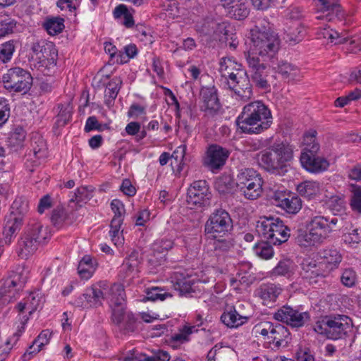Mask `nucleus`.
<instances>
[{"instance_id":"1","label":"nucleus","mask_w":361,"mask_h":361,"mask_svg":"<svg viewBox=\"0 0 361 361\" xmlns=\"http://www.w3.org/2000/svg\"><path fill=\"white\" fill-rule=\"evenodd\" d=\"M273 123L271 111L260 100L246 104L236 119L238 128L244 133L260 134L269 129Z\"/></svg>"},{"instance_id":"2","label":"nucleus","mask_w":361,"mask_h":361,"mask_svg":"<svg viewBox=\"0 0 361 361\" xmlns=\"http://www.w3.org/2000/svg\"><path fill=\"white\" fill-rule=\"evenodd\" d=\"M251 44L245 56H261L263 61L271 59L279 49L280 40L270 24L262 20L250 31Z\"/></svg>"},{"instance_id":"3","label":"nucleus","mask_w":361,"mask_h":361,"mask_svg":"<svg viewBox=\"0 0 361 361\" xmlns=\"http://www.w3.org/2000/svg\"><path fill=\"white\" fill-rule=\"evenodd\" d=\"M293 157L292 147L288 143L276 142L257 154L259 166L269 173L281 174Z\"/></svg>"},{"instance_id":"4","label":"nucleus","mask_w":361,"mask_h":361,"mask_svg":"<svg viewBox=\"0 0 361 361\" xmlns=\"http://www.w3.org/2000/svg\"><path fill=\"white\" fill-rule=\"evenodd\" d=\"M337 223L336 217L329 219L324 216H312L306 224L305 231L298 234L297 241L302 247H317L329 238Z\"/></svg>"},{"instance_id":"5","label":"nucleus","mask_w":361,"mask_h":361,"mask_svg":"<svg viewBox=\"0 0 361 361\" xmlns=\"http://www.w3.org/2000/svg\"><path fill=\"white\" fill-rule=\"evenodd\" d=\"M256 232L264 240L274 245L286 242L290 229L279 218L262 216L257 222Z\"/></svg>"},{"instance_id":"6","label":"nucleus","mask_w":361,"mask_h":361,"mask_svg":"<svg viewBox=\"0 0 361 361\" xmlns=\"http://www.w3.org/2000/svg\"><path fill=\"white\" fill-rule=\"evenodd\" d=\"M352 320L345 315L329 317L316 322L314 330L332 340L344 338L352 329Z\"/></svg>"},{"instance_id":"7","label":"nucleus","mask_w":361,"mask_h":361,"mask_svg":"<svg viewBox=\"0 0 361 361\" xmlns=\"http://www.w3.org/2000/svg\"><path fill=\"white\" fill-rule=\"evenodd\" d=\"M255 336H262L273 348L286 347L290 340V332L288 329L280 324H273L263 321L257 324L252 329Z\"/></svg>"},{"instance_id":"8","label":"nucleus","mask_w":361,"mask_h":361,"mask_svg":"<svg viewBox=\"0 0 361 361\" xmlns=\"http://www.w3.org/2000/svg\"><path fill=\"white\" fill-rule=\"evenodd\" d=\"M264 180L259 173L250 168L241 169L236 178V185L248 200H256L261 196Z\"/></svg>"},{"instance_id":"9","label":"nucleus","mask_w":361,"mask_h":361,"mask_svg":"<svg viewBox=\"0 0 361 361\" xmlns=\"http://www.w3.org/2000/svg\"><path fill=\"white\" fill-rule=\"evenodd\" d=\"M233 229V221L224 209H216L204 225V233L209 238L216 239L227 235Z\"/></svg>"},{"instance_id":"10","label":"nucleus","mask_w":361,"mask_h":361,"mask_svg":"<svg viewBox=\"0 0 361 361\" xmlns=\"http://www.w3.org/2000/svg\"><path fill=\"white\" fill-rule=\"evenodd\" d=\"M30 271L25 266H18L0 288L1 297H6L4 300L9 302L15 299L19 292L22 291L27 283Z\"/></svg>"},{"instance_id":"11","label":"nucleus","mask_w":361,"mask_h":361,"mask_svg":"<svg viewBox=\"0 0 361 361\" xmlns=\"http://www.w3.org/2000/svg\"><path fill=\"white\" fill-rule=\"evenodd\" d=\"M2 80L6 89L16 92L26 93L32 83L31 75L19 67L8 70L3 75Z\"/></svg>"},{"instance_id":"12","label":"nucleus","mask_w":361,"mask_h":361,"mask_svg":"<svg viewBox=\"0 0 361 361\" xmlns=\"http://www.w3.org/2000/svg\"><path fill=\"white\" fill-rule=\"evenodd\" d=\"M246 61L251 80L255 87L261 90H269L271 76L268 66L255 56H247Z\"/></svg>"},{"instance_id":"13","label":"nucleus","mask_w":361,"mask_h":361,"mask_svg":"<svg viewBox=\"0 0 361 361\" xmlns=\"http://www.w3.org/2000/svg\"><path fill=\"white\" fill-rule=\"evenodd\" d=\"M125 296L124 288L120 283L113 284L106 296L112 310V320L116 324H120L122 322L126 321Z\"/></svg>"},{"instance_id":"14","label":"nucleus","mask_w":361,"mask_h":361,"mask_svg":"<svg viewBox=\"0 0 361 361\" xmlns=\"http://www.w3.org/2000/svg\"><path fill=\"white\" fill-rule=\"evenodd\" d=\"M227 85L242 101L246 102L253 95L252 87L245 71L236 72L231 80H228Z\"/></svg>"},{"instance_id":"15","label":"nucleus","mask_w":361,"mask_h":361,"mask_svg":"<svg viewBox=\"0 0 361 361\" xmlns=\"http://www.w3.org/2000/svg\"><path fill=\"white\" fill-rule=\"evenodd\" d=\"M210 197L211 192L206 180L194 181L188 189L187 202L190 206L203 207L209 204Z\"/></svg>"},{"instance_id":"16","label":"nucleus","mask_w":361,"mask_h":361,"mask_svg":"<svg viewBox=\"0 0 361 361\" xmlns=\"http://www.w3.org/2000/svg\"><path fill=\"white\" fill-rule=\"evenodd\" d=\"M230 154L229 151L218 145H210L203 159V164L209 170L214 171L221 169Z\"/></svg>"},{"instance_id":"17","label":"nucleus","mask_w":361,"mask_h":361,"mask_svg":"<svg viewBox=\"0 0 361 361\" xmlns=\"http://www.w3.org/2000/svg\"><path fill=\"white\" fill-rule=\"evenodd\" d=\"M274 317L293 327H300L309 319L310 316L307 312H299L289 306H283L274 313Z\"/></svg>"},{"instance_id":"18","label":"nucleus","mask_w":361,"mask_h":361,"mask_svg":"<svg viewBox=\"0 0 361 361\" xmlns=\"http://www.w3.org/2000/svg\"><path fill=\"white\" fill-rule=\"evenodd\" d=\"M138 255L137 252H133L127 257L125 258L123 264L120 267L118 278L123 282L121 286H129L133 279L137 276L139 272Z\"/></svg>"},{"instance_id":"19","label":"nucleus","mask_w":361,"mask_h":361,"mask_svg":"<svg viewBox=\"0 0 361 361\" xmlns=\"http://www.w3.org/2000/svg\"><path fill=\"white\" fill-rule=\"evenodd\" d=\"M39 306L42 308L39 302V293H32L27 300L20 302L17 305L16 309L18 311V319L20 322V327L18 326L19 334L24 331L25 326L29 319L28 315L32 314Z\"/></svg>"},{"instance_id":"20","label":"nucleus","mask_w":361,"mask_h":361,"mask_svg":"<svg viewBox=\"0 0 361 361\" xmlns=\"http://www.w3.org/2000/svg\"><path fill=\"white\" fill-rule=\"evenodd\" d=\"M316 153L302 152L300 155V163L303 168L312 173H320L328 169L329 161L322 157H315Z\"/></svg>"},{"instance_id":"21","label":"nucleus","mask_w":361,"mask_h":361,"mask_svg":"<svg viewBox=\"0 0 361 361\" xmlns=\"http://www.w3.org/2000/svg\"><path fill=\"white\" fill-rule=\"evenodd\" d=\"M282 288L274 283H263L256 290L255 295L263 305L271 307L282 293Z\"/></svg>"},{"instance_id":"22","label":"nucleus","mask_w":361,"mask_h":361,"mask_svg":"<svg viewBox=\"0 0 361 361\" xmlns=\"http://www.w3.org/2000/svg\"><path fill=\"white\" fill-rule=\"evenodd\" d=\"M221 4L227 15L236 20L245 19L250 13L247 0H221Z\"/></svg>"},{"instance_id":"23","label":"nucleus","mask_w":361,"mask_h":361,"mask_svg":"<svg viewBox=\"0 0 361 361\" xmlns=\"http://www.w3.org/2000/svg\"><path fill=\"white\" fill-rule=\"evenodd\" d=\"M201 109L207 114H213L220 109L217 91L214 87H204L200 91Z\"/></svg>"},{"instance_id":"24","label":"nucleus","mask_w":361,"mask_h":361,"mask_svg":"<svg viewBox=\"0 0 361 361\" xmlns=\"http://www.w3.org/2000/svg\"><path fill=\"white\" fill-rule=\"evenodd\" d=\"M274 201L275 205L289 214H296L302 207L301 200L295 195L286 196L283 194L276 193L274 196Z\"/></svg>"},{"instance_id":"25","label":"nucleus","mask_w":361,"mask_h":361,"mask_svg":"<svg viewBox=\"0 0 361 361\" xmlns=\"http://www.w3.org/2000/svg\"><path fill=\"white\" fill-rule=\"evenodd\" d=\"M197 30L204 35H209L214 39L223 40L221 34L225 31V25L218 23L213 19H205L196 25Z\"/></svg>"},{"instance_id":"26","label":"nucleus","mask_w":361,"mask_h":361,"mask_svg":"<svg viewBox=\"0 0 361 361\" xmlns=\"http://www.w3.org/2000/svg\"><path fill=\"white\" fill-rule=\"evenodd\" d=\"M104 295L100 288L92 286L87 288L85 293L79 298L81 302H78V305L83 307H92L100 305L104 299Z\"/></svg>"},{"instance_id":"27","label":"nucleus","mask_w":361,"mask_h":361,"mask_svg":"<svg viewBox=\"0 0 361 361\" xmlns=\"http://www.w3.org/2000/svg\"><path fill=\"white\" fill-rule=\"evenodd\" d=\"M319 9L322 12H328L325 16H317L316 17L318 20L326 19L331 20L332 19L331 16H335L339 19L342 20L344 17L343 11L338 4V0H318Z\"/></svg>"},{"instance_id":"28","label":"nucleus","mask_w":361,"mask_h":361,"mask_svg":"<svg viewBox=\"0 0 361 361\" xmlns=\"http://www.w3.org/2000/svg\"><path fill=\"white\" fill-rule=\"evenodd\" d=\"M301 276L307 280L310 283L317 282V278L328 276L320 263L317 264L314 262H305L302 264Z\"/></svg>"},{"instance_id":"29","label":"nucleus","mask_w":361,"mask_h":361,"mask_svg":"<svg viewBox=\"0 0 361 361\" xmlns=\"http://www.w3.org/2000/svg\"><path fill=\"white\" fill-rule=\"evenodd\" d=\"M44 46V40L34 42L32 46L31 66L42 73L45 71Z\"/></svg>"},{"instance_id":"30","label":"nucleus","mask_w":361,"mask_h":361,"mask_svg":"<svg viewBox=\"0 0 361 361\" xmlns=\"http://www.w3.org/2000/svg\"><path fill=\"white\" fill-rule=\"evenodd\" d=\"M322 258L320 264L328 275L338 267L343 259L341 254L335 249L325 250Z\"/></svg>"},{"instance_id":"31","label":"nucleus","mask_w":361,"mask_h":361,"mask_svg":"<svg viewBox=\"0 0 361 361\" xmlns=\"http://www.w3.org/2000/svg\"><path fill=\"white\" fill-rule=\"evenodd\" d=\"M172 282L175 290H178L180 295L194 292L195 281L189 276L176 272L172 277Z\"/></svg>"},{"instance_id":"32","label":"nucleus","mask_w":361,"mask_h":361,"mask_svg":"<svg viewBox=\"0 0 361 361\" xmlns=\"http://www.w3.org/2000/svg\"><path fill=\"white\" fill-rule=\"evenodd\" d=\"M39 244L36 240H32L25 234L18 241V255L22 259H27L35 253Z\"/></svg>"},{"instance_id":"33","label":"nucleus","mask_w":361,"mask_h":361,"mask_svg":"<svg viewBox=\"0 0 361 361\" xmlns=\"http://www.w3.org/2000/svg\"><path fill=\"white\" fill-rule=\"evenodd\" d=\"M22 225L23 218L21 216H10L5 224L3 233L6 243L9 244L11 242Z\"/></svg>"},{"instance_id":"34","label":"nucleus","mask_w":361,"mask_h":361,"mask_svg":"<svg viewBox=\"0 0 361 361\" xmlns=\"http://www.w3.org/2000/svg\"><path fill=\"white\" fill-rule=\"evenodd\" d=\"M297 191L300 196L311 200L320 194L321 186L317 181L306 180L298 185Z\"/></svg>"},{"instance_id":"35","label":"nucleus","mask_w":361,"mask_h":361,"mask_svg":"<svg viewBox=\"0 0 361 361\" xmlns=\"http://www.w3.org/2000/svg\"><path fill=\"white\" fill-rule=\"evenodd\" d=\"M219 66V71L222 77L225 78L227 80H231L233 75L236 74V72L243 71L241 64L231 58L222 59Z\"/></svg>"},{"instance_id":"36","label":"nucleus","mask_w":361,"mask_h":361,"mask_svg":"<svg viewBox=\"0 0 361 361\" xmlns=\"http://www.w3.org/2000/svg\"><path fill=\"white\" fill-rule=\"evenodd\" d=\"M274 69L277 73L281 75L283 78L288 80H297L300 75V71L295 65L286 61H281L277 64Z\"/></svg>"},{"instance_id":"37","label":"nucleus","mask_w":361,"mask_h":361,"mask_svg":"<svg viewBox=\"0 0 361 361\" xmlns=\"http://www.w3.org/2000/svg\"><path fill=\"white\" fill-rule=\"evenodd\" d=\"M248 318L247 316L239 314L238 312L233 309L224 312L221 317V320L227 326L236 328L245 323Z\"/></svg>"},{"instance_id":"38","label":"nucleus","mask_w":361,"mask_h":361,"mask_svg":"<svg viewBox=\"0 0 361 361\" xmlns=\"http://www.w3.org/2000/svg\"><path fill=\"white\" fill-rule=\"evenodd\" d=\"M97 266L95 259L90 255H85L79 262L78 272L82 279H89L95 271Z\"/></svg>"},{"instance_id":"39","label":"nucleus","mask_w":361,"mask_h":361,"mask_svg":"<svg viewBox=\"0 0 361 361\" xmlns=\"http://www.w3.org/2000/svg\"><path fill=\"white\" fill-rule=\"evenodd\" d=\"M122 83V79L119 77H115L108 82L104 93L106 105L112 104L119 92Z\"/></svg>"},{"instance_id":"40","label":"nucleus","mask_w":361,"mask_h":361,"mask_svg":"<svg viewBox=\"0 0 361 361\" xmlns=\"http://www.w3.org/2000/svg\"><path fill=\"white\" fill-rule=\"evenodd\" d=\"M295 271V265L289 260L280 261L277 265L271 270L270 275L271 277L286 276L290 278Z\"/></svg>"},{"instance_id":"41","label":"nucleus","mask_w":361,"mask_h":361,"mask_svg":"<svg viewBox=\"0 0 361 361\" xmlns=\"http://www.w3.org/2000/svg\"><path fill=\"white\" fill-rule=\"evenodd\" d=\"M122 224V220L118 219H112L110 224L109 236L111 241L117 247L124 243L123 230L121 229Z\"/></svg>"},{"instance_id":"42","label":"nucleus","mask_w":361,"mask_h":361,"mask_svg":"<svg viewBox=\"0 0 361 361\" xmlns=\"http://www.w3.org/2000/svg\"><path fill=\"white\" fill-rule=\"evenodd\" d=\"M186 149V145H180L170 155L171 165L174 171L180 173L183 170Z\"/></svg>"},{"instance_id":"43","label":"nucleus","mask_w":361,"mask_h":361,"mask_svg":"<svg viewBox=\"0 0 361 361\" xmlns=\"http://www.w3.org/2000/svg\"><path fill=\"white\" fill-rule=\"evenodd\" d=\"M325 203L334 214L342 212L346 207L345 197L342 194H336L330 197L326 196Z\"/></svg>"},{"instance_id":"44","label":"nucleus","mask_w":361,"mask_h":361,"mask_svg":"<svg viewBox=\"0 0 361 361\" xmlns=\"http://www.w3.org/2000/svg\"><path fill=\"white\" fill-rule=\"evenodd\" d=\"M44 225L42 221L36 219H32L28 224L27 229L25 234L32 240H36L40 245L42 240L45 238L43 235Z\"/></svg>"},{"instance_id":"45","label":"nucleus","mask_w":361,"mask_h":361,"mask_svg":"<svg viewBox=\"0 0 361 361\" xmlns=\"http://www.w3.org/2000/svg\"><path fill=\"white\" fill-rule=\"evenodd\" d=\"M195 326H184L179 332L173 334L170 340V345L177 348L178 345L189 341L190 335L193 332Z\"/></svg>"},{"instance_id":"46","label":"nucleus","mask_w":361,"mask_h":361,"mask_svg":"<svg viewBox=\"0 0 361 361\" xmlns=\"http://www.w3.org/2000/svg\"><path fill=\"white\" fill-rule=\"evenodd\" d=\"M65 27L64 19L59 16L47 18V32L50 35H56L62 32Z\"/></svg>"},{"instance_id":"47","label":"nucleus","mask_w":361,"mask_h":361,"mask_svg":"<svg viewBox=\"0 0 361 361\" xmlns=\"http://www.w3.org/2000/svg\"><path fill=\"white\" fill-rule=\"evenodd\" d=\"M146 300L151 301H164L167 298H171L172 295L165 289L159 287H152L146 290Z\"/></svg>"},{"instance_id":"48","label":"nucleus","mask_w":361,"mask_h":361,"mask_svg":"<svg viewBox=\"0 0 361 361\" xmlns=\"http://www.w3.org/2000/svg\"><path fill=\"white\" fill-rule=\"evenodd\" d=\"M58 109L59 111L56 116V125L59 127H62L66 125L71 119L72 108L69 104H59Z\"/></svg>"},{"instance_id":"49","label":"nucleus","mask_w":361,"mask_h":361,"mask_svg":"<svg viewBox=\"0 0 361 361\" xmlns=\"http://www.w3.org/2000/svg\"><path fill=\"white\" fill-rule=\"evenodd\" d=\"M316 131L312 130L304 135L302 144L305 147L302 152L308 153H317L318 152L319 146L316 142Z\"/></svg>"},{"instance_id":"50","label":"nucleus","mask_w":361,"mask_h":361,"mask_svg":"<svg viewBox=\"0 0 361 361\" xmlns=\"http://www.w3.org/2000/svg\"><path fill=\"white\" fill-rule=\"evenodd\" d=\"M254 253L263 259H271L274 256L273 247L269 243L262 241L256 244L253 247Z\"/></svg>"},{"instance_id":"51","label":"nucleus","mask_w":361,"mask_h":361,"mask_svg":"<svg viewBox=\"0 0 361 361\" xmlns=\"http://www.w3.org/2000/svg\"><path fill=\"white\" fill-rule=\"evenodd\" d=\"M286 33L290 41L297 42L305 35V30L299 22H295L288 27Z\"/></svg>"},{"instance_id":"52","label":"nucleus","mask_w":361,"mask_h":361,"mask_svg":"<svg viewBox=\"0 0 361 361\" xmlns=\"http://www.w3.org/2000/svg\"><path fill=\"white\" fill-rule=\"evenodd\" d=\"M357 281V275L353 268H345L342 271L341 282L346 287H353Z\"/></svg>"},{"instance_id":"53","label":"nucleus","mask_w":361,"mask_h":361,"mask_svg":"<svg viewBox=\"0 0 361 361\" xmlns=\"http://www.w3.org/2000/svg\"><path fill=\"white\" fill-rule=\"evenodd\" d=\"M67 218V214L62 205H57L52 211L50 216L51 224L57 228H59L64 223Z\"/></svg>"},{"instance_id":"54","label":"nucleus","mask_w":361,"mask_h":361,"mask_svg":"<svg viewBox=\"0 0 361 361\" xmlns=\"http://www.w3.org/2000/svg\"><path fill=\"white\" fill-rule=\"evenodd\" d=\"M14 41H8L0 44V61L3 63H7L11 61L15 51Z\"/></svg>"},{"instance_id":"55","label":"nucleus","mask_w":361,"mask_h":361,"mask_svg":"<svg viewBox=\"0 0 361 361\" xmlns=\"http://www.w3.org/2000/svg\"><path fill=\"white\" fill-rule=\"evenodd\" d=\"M161 7L170 18H175L179 16V7L176 0H161Z\"/></svg>"},{"instance_id":"56","label":"nucleus","mask_w":361,"mask_h":361,"mask_svg":"<svg viewBox=\"0 0 361 361\" xmlns=\"http://www.w3.org/2000/svg\"><path fill=\"white\" fill-rule=\"evenodd\" d=\"M173 242L172 240L168 238H162L160 240H157L152 244V248L154 253L162 254L168 252L173 247Z\"/></svg>"},{"instance_id":"57","label":"nucleus","mask_w":361,"mask_h":361,"mask_svg":"<svg viewBox=\"0 0 361 361\" xmlns=\"http://www.w3.org/2000/svg\"><path fill=\"white\" fill-rule=\"evenodd\" d=\"M47 50L49 51V56L47 58V66L49 65V68L54 69L52 71L54 74L56 73L57 68H56V61L58 59V50L52 42H47Z\"/></svg>"},{"instance_id":"58","label":"nucleus","mask_w":361,"mask_h":361,"mask_svg":"<svg viewBox=\"0 0 361 361\" xmlns=\"http://www.w3.org/2000/svg\"><path fill=\"white\" fill-rule=\"evenodd\" d=\"M343 240L350 247H356L357 245L361 242L360 232L357 228L352 230L351 232L345 233L343 235Z\"/></svg>"},{"instance_id":"59","label":"nucleus","mask_w":361,"mask_h":361,"mask_svg":"<svg viewBox=\"0 0 361 361\" xmlns=\"http://www.w3.org/2000/svg\"><path fill=\"white\" fill-rule=\"evenodd\" d=\"M350 205L353 210L361 213V188L354 187L352 190Z\"/></svg>"},{"instance_id":"60","label":"nucleus","mask_w":361,"mask_h":361,"mask_svg":"<svg viewBox=\"0 0 361 361\" xmlns=\"http://www.w3.org/2000/svg\"><path fill=\"white\" fill-rule=\"evenodd\" d=\"M147 105H142L137 103H133L130 105L128 111V116L133 118L135 119L138 118L140 116H145L147 112Z\"/></svg>"},{"instance_id":"61","label":"nucleus","mask_w":361,"mask_h":361,"mask_svg":"<svg viewBox=\"0 0 361 361\" xmlns=\"http://www.w3.org/2000/svg\"><path fill=\"white\" fill-rule=\"evenodd\" d=\"M111 208L114 214L113 219H118L123 221L125 207L123 202L117 199L113 200L111 202Z\"/></svg>"},{"instance_id":"62","label":"nucleus","mask_w":361,"mask_h":361,"mask_svg":"<svg viewBox=\"0 0 361 361\" xmlns=\"http://www.w3.org/2000/svg\"><path fill=\"white\" fill-rule=\"evenodd\" d=\"M90 193L86 187H80L74 192V196L71 197V202H75L79 204L90 200Z\"/></svg>"},{"instance_id":"63","label":"nucleus","mask_w":361,"mask_h":361,"mask_svg":"<svg viewBox=\"0 0 361 361\" xmlns=\"http://www.w3.org/2000/svg\"><path fill=\"white\" fill-rule=\"evenodd\" d=\"M214 249L216 251L226 252L231 250L233 247V240L231 238H216L214 242Z\"/></svg>"},{"instance_id":"64","label":"nucleus","mask_w":361,"mask_h":361,"mask_svg":"<svg viewBox=\"0 0 361 361\" xmlns=\"http://www.w3.org/2000/svg\"><path fill=\"white\" fill-rule=\"evenodd\" d=\"M216 189L221 193L228 192L231 188V180L228 177L218 179L215 183Z\"/></svg>"}]
</instances>
